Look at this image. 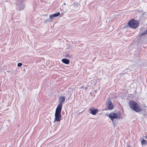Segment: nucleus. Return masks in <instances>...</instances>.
<instances>
[{
	"label": "nucleus",
	"mask_w": 147,
	"mask_h": 147,
	"mask_svg": "<svg viewBox=\"0 0 147 147\" xmlns=\"http://www.w3.org/2000/svg\"><path fill=\"white\" fill-rule=\"evenodd\" d=\"M63 16V14H60V13L59 12H57L56 13L53 14H51L50 15V18L52 19V20H53V17H56L59 16V17H61Z\"/></svg>",
	"instance_id": "obj_8"
},
{
	"label": "nucleus",
	"mask_w": 147,
	"mask_h": 147,
	"mask_svg": "<svg viewBox=\"0 0 147 147\" xmlns=\"http://www.w3.org/2000/svg\"><path fill=\"white\" fill-rule=\"evenodd\" d=\"M65 57L66 58H71L72 57V55L69 54H68L66 55Z\"/></svg>",
	"instance_id": "obj_13"
},
{
	"label": "nucleus",
	"mask_w": 147,
	"mask_h": 147,
	"mask_svg": "<svg viewBox=\"0 0 147 147\" xmlns=\"http://www.w3.org/2000/svg\"><path fill=\"white\" fill-rule=\"evenodd\" d=\"M128 24L130 27L136 29L138 27L139 23L137 20L132 19L129 21Z\"/></svg>",
	"instance_id": "obj_4"
},
{
	"label": "nucleus",
	"mask_w": 147,
	"mask_h": 147,
	"mask_svg": "<svg viewBox=\"0 0 147 147\" xmlns=\"http://www.w3.org/2000/svg\"><path fill=\"white\" fill-rule=\"evenodd\" d=\"M22 65V63H18V64L17 66L18 67H21Z\"/></svg>",
	"instance_id": "obj_15"
},
{
	"label": "nucleus",
	"mask_w": 147,
	"mask_h": 147,
	"mask_svg": "<svg viewBox=\"0 0 147 147\" xmlns=\"http://www.w3.org/2000/svg\"><path fill=\"white\" fill-rule=\"evenodd\" d=\"M65 96H63L59 97L58 99L59 104L58 105L57 108L62 109L63 104L65 102Z\"/></svg>",
	"instance_id": "obj_5"
},
{
	"label": "nucleus",
	"mask_w": 147,
	"mask_h": 147,
	"mask_svg": "<svg viewBox=\"0 0 147 147\" xmlns=\"http://www.w3.org/2000/svg\"><path fill=\"white\" fill-rule=\"evenodd\" d=\"M89 110L91 111L90 113L93 115H95L98 112V109H94L93 108H90Z\"/></svg>",
	"instance_id": "obj_9"
},
{
	"label": "nucleus",
	"mask_w": 147,
	"mask_h": 147,
	"mask_svg": "<svg viewBox=\"0 0 147 147\" xmlns=\"http://www.w3.org/2000/svg\"><path fill=\"white\" fill-rule=\"evenodd\" d=\"M120 117V115L118 114V113L112 112L109 115V117L112 121L114 119L118 118Z\"/></svg>",
	"instance_id": "obj_6"
},
{
	"label": "nucleus",
	"mask_w": 147,
	"mask_h": 147,
	"mask_svg": "<svg viewBox=\"0 0 147 147\" xmlns=\"http://www.w3.org/2000/svg\"><path fill=\"white\" fill-rule=\"evenodd\" d=\"M61 109L56 108L55 115V118L54 122H59L61 121Z\"/></svg>",
	"instance_id": "obj_3"
},
{
	"label": "nucleus",
	"mask_w": 147,
	"mask_h": 147,
	"mask_svg": "<svg viewBox=\"0 0 147 147\" xmlns=\"http://www.w3.org/2000/svg\"><path fill=\"white\" fill-rule=\"evenodd\" d=\"M62 61L66 64H68L69 63L70 61L69 60L66 58L63 59L61 60Z\"/></svg>",
	"instance_id": "obj_10"
},
{
	"label": "nucleus",
	"mask_w": 147,
	"mask_h": 147,
	"mask_svg": "<svg viewBox=\"0 0 147 147\" xmlns=\"http://www.w3.org/2000/svg\"><path fill=\"white\" fill-rule=\"evenodd\" d=\"M25 0H17L16 2V9L19 10H22L25 7V5L24 3Z\"/></svg>",
	"instance_id": "obj_2"
},
{
	"label": "nucleus",
	"mask_w": 147,
	"mask_h": 147,
	"mask_svg": "<svg viewBox=\"0 0 147 147\" xmlns=\"http://www.w3.org/2000/svg\"><path fill=\"white\" fill-rule=\"evenodd\" d=\"M141 144L142 146L146 144H147L146 140L143 139L141 140Z\"/></svg>",
	"instance_id": "obj_11"
},
{
	"label": "nucleus",
	"mask_w": 147,
	"mask_h": 147,
	"mask_svg": "<svg viewBox=\"0 0 147 147\" xmlns=\"http://www.w3.org/2000/svg\"><path fill=\"white\" fill-rule=\"evenodd\" d=\"M129 105L131 109L136 112H140L142 111V109L138 104L136 102L132 100L129 101Z\"/></svg>",
	"instance_id": "obj_1"
},
{
	"label": "nucleus",
	"mask_w": 147,
	"mask_h": 147,
	"mask_svg": "<svg viewBox=\"0 0 147 147\" xmlns=\"http://www.w3.org/2000/svg\"><path fill=\"white\" fill-rule=\"evenodd\" d=\"M106 104L108 108V109H107V110H111L113 109V107L112 102L108 98L107 99Z\"/></svg>",
	"instance_id": "obj_7"
},
{
	"label": "nucleus",
	"mask_w": 147,
	"mask_h": 147,
	"mask_svg": "<svg viewBox=\"0 0 147 147\" xmlns=\"http://www.w3.org/2000/svg\"><path fill=\"white\" fill-rule=\"evenodd\" d=\"M146 34H147V33L146 32H145V31H144L142 33L140 34V36H141L142 35H144Z\"/></svg>",
	"instance_id": "obj_14"
},
{
	"label": "nucleus",
	"mask_w": 147,
	"mask_h": 147,
	"mask_svg": "<svg viewBox=\"0 0 147 147\" xmlns=\"http://www.w3.org/2000/svg\"><path fill=\"white\" fill-rule=\"evenodd\" d=\"M97 90H94V92H95V93H96V92Z\"/></svg>",
	"instance_id": "obj_17"
},
{
	"label": "nucleus",
	"mask_w": 147,
	"mask_h": 147,
	"mask_svg": "<svg viewBox=\"0 0 147 147\" xmlns=\"http://www.w3.org/2000/svg\"><path fill=\"white\" fill-rule=\"evenodd\" d=\"M52 19H51L50 18H49V19H47V20H45V23H46L48 22H50L51 21H52Z\"/></svg>",
	"instance_id": "obj_12"
},
{
	"label": "nucleus",
	"mask_w": 147,
	"mask_h": 147,
	"mask_svg": "<svg viewBox=\"0 0 147 147\" xmlns=\"http://www.w3.org/2000/svg\"><path fill=\"white\" fill-rule=\"evenodd\" d=\"M90 95L91 96H92V92H90Z\"/></svg>",
	"instance_id": "obj_16"
},
{
	"label": "nucleus",
	"mask_w": 147,
	"mask_h": 147,
	"mask_svg": "<svg viewBox=\"0 0 147 147\" xmlns=\"http://www.w3.org/2000/svg\"><path fill=\"white\" fill-rule=\"evenodd\" d=\"M63 5H66V3H63Z\"/></svg>",
	"instance_id": "obj_19"
},
{
	"label": "nucleus",
	"mask_w": 147,
	"mask_h": 147,
	"mask_svg": "<svg viewBox=\"0 0 147 147\" xmlns=\"http://www.w3.org/2000/svg\"><path fill=\"white\" fill-rule=\"evenodd\" d=\"M145 32L147 33V29L145 31Z\"/></svg>",
	"instance_id": "obj_18"
},
{
	"label": "nucleus",
	"mask_w": 147,
	"mask_h": 147,
	"mask_svg": "<svg viewBox=\"0 0 147 147\" xmlns=\"http://www.w3.org/2000/svg\"><path fill=\"white\" fill-rule=\"evenodd\" d=\"M127 147H131L130 146H129V145H128Z\"/></svg>",
	"instance_id": "obj_20"
}]
</instances>
